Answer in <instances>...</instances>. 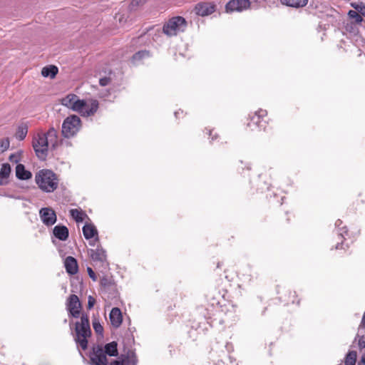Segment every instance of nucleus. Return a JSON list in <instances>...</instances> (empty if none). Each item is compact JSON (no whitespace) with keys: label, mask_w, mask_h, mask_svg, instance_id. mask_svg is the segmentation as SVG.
Listing matches in <instances>:
<instances>
[{"label":"nucleus","mask_w":365,"mask_h":365,"mask_svg":"<svg viewBox=\"0 0 365 365\" xmlns=\"http://www.w3.org/2000/svg\"><path fill=\"white\" fill-rule=\"evenodd\" d=\"M87 272H88V274L89 275V277L93 280V281H96L97 280V277L95 274V272H93V270L92 269V268L91 267H87Z\"/></svg>","instance_id":"obj_39"},{"label":"nucleus","mask_w":365,"mask_h":365,"mask_svg":"<svg viewBox=\"0 0 365 365\" xmlns=\"http://www.w3.org/2000/svg\"><path fill=\"white\" fill-rule=\"evenodd\" d=\"M76 98H77L76 95L69 94L61 99V104L68 108L73 109Z\"/></svg>","instance_id":"obj_26"},{"label":"nucleus","mask_w":365,"mask_h":365,"mask_svg":"<svg viewBox=\"0 0 365 365\" xmlns=\"http://www.w3.org/2000/svg\"><path fill=\"white\" fill-rule=\"evenodd\" d=\"M96 303V299L92 296H88V308L91 309L93 308Z\"/></svg>","instance_id":"obj_38"},{"label":"nucleus","mask_w":365,"mask_h":365,"mask_svg":"<svg viewBox=\"0 0 365 365\" xmlns=\"http://www.w3.org/2000/svg\"><path fill=\"white\" fill-rule=\"evenodd\" d=\"M92 364L94 365H107L108 361L106 354L102 346L98 345L94 346L89 355Z\"/></svg>","instance_id":"obj_7"},{"label":"nucleus","mask_w":365,"mask_h":365,"mask_svg":"<svg viewBox=\"0 0 365 365\" xmlns=\"http://www.w3.org/2000/svg\"><path fill=\"white\" fill-rule=\"evenodd\" d=\"M267 115L265 110L260 109L257 111L252 116L250 117V122L247 123V126L252 130L255 128H258L259 130H264L266 128L265 121L263 118Z\"/></svg>","instance_id":"obj_8"},{"label":"nucleus","mask_w":365,"mask_h":365,"mask_svg":"<svg viewBox=\"0 0 365 365\" xmlns=\"http://www.w3.org/2000/svg\"><path fill=\"white\" fill-rule=\"evenodd\" d=\"M117 346L118 344L115 341L106 344L105 346V349H103L105 354L110 356H116L118 355Z\"/></svg>","instance_id":"obj_25"},{"label":"nucleus","mask_w":365,"mask_h":365,"mask_svg":"<svg viewBox=\"0 0 365 365\" xmlns=\"http://www.w3.org/2000/svg\"><path fill=\"white\" fill-rule=\"evenodd\" d=\"M82 306L79 298L76 294H71L67 299L66 309L70 315L74 318L80 317Z\"/></svg>","instance_id":"obj_6"},{"label":"nucleus","mask_w":365,"mask_h":365,"mask_svg":"<svg viewBox=\"0 0 365 365\" xmlns=\"http://www.w3.org/2000/svg\"><path fill=\"white\" fill-rule=\"evenodd\" d=\"M11 173V166L9 163H4L0 170V185L8 182V178Z\"/></svg>","instance_id":"obj_19"},{"label":"nucleus","mask_w":365,"mask_h":365,"mask_svg":"<svg viewBox=\"0 0 365 365\" xmlns=\"http://www.w3.org/2000/svg\"><path fill=\"white\" fill-rule=\"evenodd\" d=\"M93 327L96 334L101 335L103 334V328L99 320L96 318L93 320Z\"/></svg>","instance_id":"obj_34"},{"label":"nucleus","mask_w":365,"mask_h":365,"mask_svg":"<svg viewBox=\"0 0 365 365\" xmlns=\"http://www.w3.org/2000/svg\"><path fill=\"white\" fill-rule=\"evenodd\" d=\"M340 248V245L339 243H338L336 246V249H339Z\"/></svg>","instance_id":"obj_48"},{"label":"nucleus","mask_w":365,"mask_h":365,"mask_svg":"<svg viewBox=\"0 0 365 365\" xmlns=\"http://www.w3.org/2000/svg\"><path fill=\"white\" fill-rule=\"evenodd\" d=\"M81 120L77 115L67 117L62 124V135L67 138L73 137L80 130Z\"/></svg>","instance_id":"obj_5"},{"label":"nucleus","mask_w":365,"mask_h":365,"mask_svg":"<svg viewBox=\"0 0 365 365\" xmlns=\"http://www.w3.org/2000/svg\"><path fill=\"white\" fill-rule=\"evenodd\" d=\"M49 146L51 149H56L58 145V133L54 128H50L46 133Z\"/></svg>","instance_id":"obj_18"},{"label":"nucleus","mask_w":365,"mask_h":365,"mask_svg":"<svg viewBox=\"0 0 365 365\" xmlns=\"http://www.w3.org/2000/svg\"><path fill=\"white\" fill-rule=\"evenodd\" d=\"M230 363L232 364L233 359H232V358L230 356Z\"/></svg>","instance_id":"obj_51"},{"label":"nucleus","mask_w":365,"mask_h":365,"mask_svg":"<svg viewBox=\"0 0 365 365\" xmlns=\"http://www.w3.org/2000/svg\"><path fill=\"white\" fill-rule=\"evenodd\" d=\"M338 365H342V364H338Z\"/></svg>","instance_id":"obj_53"},{"label":"nucleus","mask_w":365,"mask_h":365,"mask_svg":"<svg viewBox=\"0 0 365 365\" xmlns=\"http://www.w3.org/2000/svg\"><path fill=\"white\" fill-rule=\"evenodd\" d=\"M339 235L344 238V234H347V229L346 227L339 228Z\"/></svg>","instance_id":"obj_41"},{"label":"nucleus","mask_w":365,"mask_h":365,"mask_svg":"<svg viewBox=\"0 0 365 365\" xmlns=\"http://www.w3.org/2000/svg\"><path fill=\"white\" fill-rule=\"evenodd\" d=\"M91 335V330L88 316L83 313L81 316V322H76L75 324V334L73 339L78 346L83 350L88 348V338Z\"/></svg>","instance_id":"obj_1"},{"label":"nucleus","mask_w":365,"mask_h":365,"mask_svg":"<svg viewBox=\"0 0 365 365\" xmlns=\"http://www.w3.org/2000/svg\"><path fill=\"white\" fill-rule=\"evenodd\" d=\"M71 217L77 222H82L83 220V212L78 209H72L70 210Z\"/></svg>","instance_id":"obj_31"},{"label":"nucleus","mask_w":365,"mask_h":365,"mask_svg":"<svg viewBox=\"0 0 365 365\" xmlns=\"http://www.w3.org/2000/svg\"><path fill=\"white\" fill-rule=\"evenodd\" d=\"M110 78H108V77H103V78H100V80H99V84H100L101 86H106L108 85V83H110Z\"/></svg>","instance_id":"obj_37"},{"label":"nucleus","mask_w":365,"mask_h":365,"mask_svg":"<svg viewBox=\"0 0 365 365\" xmlns=\"http://www.w3.org/2000/svg\"><path fill=\"white\" fill-rule=\"evenodd\" d=\"M35 181L43 192H53L58 185L57 175L51 170L43 169L36 173Z\"/></svg>","instance_id":"obj_2"},{"label":"nucleus","mask_w":365,"mask_h":365,"mask_svg":"<svg viewBox=\"0 0 365 365\" xmlns=\"http://www.w3.org/2000/svg\"><path fill=\"white\" fill-rule=\"evenodd\" d=\"M179 113H180L179 111H176V112H175V117H177V116H178V115L179 114Z\"/></svg>","instance_id":"obj_49"},{"label":"nucleus","mask_w":365,"mask_h":365,"mask_svg":"<svg viewBox=\"0 0 365 365\" xmlns=\"http://www.w3.org/2000/svg\"><path fill=\"white\" fill-rule=\"evenodd\" d=\"M358 365H365V354L361 356V359L358 363Z\"/></svg>","instance_id":"obj_43"},{"label":"nucleus","mask_w":365,"mask_h":365,"mask_svg":"<svg viewBox=\"0 0 365 365\" xmlns=\"http://www.w3.org/2000/svg\"><path fill=\"white\" fill-rule=\"evenodd\" d=\"M33 148L37 157L41 160L46 159L50 148L46 133H38L33 138Z\"/></svg>","instance_id":"obj_4"},{"label":"nucleus","mask_w":365,"mask_h":365,"mask_svg":"<svg viewBox=\"0 0 365 365\" xmlns=\"http://www.w3.org/2000/svg\"><path fill=\"white\" fill-rule=\"evenodd\" d=\"M357 353L355 351H349L346 355L344 364L355 365L356 361Z\"/></svg>","instance_id":"obj_28"},{"label":"nucleus","mask_w":365,"mask_h":365,"mask_svg":"<svg viewBox=\"0 0 365 365\" xmlns=\"http://www.w3.org/2000/svg\"><path fill=\"white\" fill-rule=\"evenodd\" d=\"M361 323L365 325V313L364 314V316L362 317Z\"/></svg>","instance_id":"obj_47"},{"label":"nucleus","mask_w":365,"mask_h":365,"mask_svg":"<svg viewBox=\"0 0 365 365\" xmlns=\"http://www.w3.org/2000/svg\"><path fill=\"white\" fill-rule=\"evenodd\" d=\"M228 312H233L237 313V307L236 305L232 304L230 307V309L227 310Z\"/></svg>","instance_id":"obj_42"},{"label":"nucleus","mask_w":365,"mask_h":365,"mask_svg":"<svg viewBox=\"0 0 365 365\" xmlns=\"http://www.w3.org/2000/svg\"><path fill=\"white\" fill-rule=\"evenodd\" d=\"M150 56V52L147 50L139 51L135 53L132 58L133 63H137L143 59L148 58Z\"/></svg>","instance_id":"obj_27"},{"label":"nucleus","mask_w":365,"mask_h":365,"mask_svg":"<svg viewBox=\"0 0 365 365\" xmlns=\"http://www.w3.org/2000/svg\"><path fill=\"white\" fill-rule=\"evenodd\" d=\"M146 0H133L131 2V6H136L143 4Z\"/></svg>","instance_id":"obj_40"},{"label":"nucleus","mask_w":365,"mask_h":365,"mask_svg":"<svg viewBox=\"0 0 365 365\" xmlns=\"http://www.w3.org/2000/svg\"><path fill=\"white\" fill-rule=\"evenodd\" d=\"M86 106V101L84 100H80L78 98L75 99L73 104V110L80 113L83 107Z\"/></svg>","instance_id":"obj_32"},{"label":"nucleus","mask_w":365,"mask_h":365,"mask_svg":"<svg viewBox=\"0 0 365 365\" xmlns=\"http://www.w3.org/2000/svg\"><path fill=\"white\" fill-rule=\"evenodd\" d=\"M348 16L350 19L354 20V24H360L363 21L362 15L357 13V11L354 10H350L348 13Z\"/></svg>","instance_id":"obj_30"},{"label":"nucleus","mask_w":365,"mask_h":365,"mask_svg":"<svg viewBox=\"0 0 365 365\" xmlns=\"http://www.w3.org/2000/svg\"><path fill=\"white\" fill-rule=\"evenodd\" d=\"M231 365H235V364H233V363H232V364H231Z\"/></svg>","instance_id":"obj_52"},{"label":"nucleus","mask_w":365,"mask_h":365,"mask_svg":"<svg viewBox=\"0 0 365 365\" xmlns=\"http://www.w3.org/2000/svg\"><path fill=\"white\" fill-rule=\"evenodd\" d=\"M358 346L360 349L365 348V336L363 335L359 337L358 341Z\"/></svg>","instance_id":"obj_36"},{"label":"nucleus","mask_w":365,"mask_h":365,"mask_svg":"<svg viewBox=\"0 0 365 365\" xmlns=\"http://www.w3.org/2000/svg\"><path fill=\"white\" fill-rule=\"evenodd\" d=\"M53 235L61 241H65L68 237V229L64 225H56L53 230Z\"/></svg>","instance_id":"obj_16"},{"label":"nucleus","mask_w":365,"mask_h":365,"mask_svg":"<svg viewBox=\"0 0 365 365\" xmlns=\"http://www.w3.org/2000/svg\"><path fill=\"white\" fill-rule=\"evenodd\" d=\"M83 236L86 240L95 237L94 242H90V245L95 246V242H98L99 238L98 236V231L96 227L91 224H86L83 227Z\"/></svg>","instance_id":"obj_12"},{"label":"nucleus","mask_w":365,"mask_h":365,"mask_svg":"<svg viewBox=\"0 0 365 365\" xmlns=\"http://www.w3.org/2000/svg\"><path fill=\"white\" fill-rule=\"evenodd\" d=\"M295 297H296V292H293V294H292V299H291V300H290V301H291V302H292V303H293V304H294V303H295V299H294Z\"/></svg>","instance_id":"obj_45"},{"label":"nucleus","mask_w":365,"mask_h":365,"mask_svg":"<svg viewBox=\"0 0 365 365\" xmlns=\"http://www.w3.org/2000/svg\"><path fill=\"white\" fill-rule=\"evenodd\" d=\"M208 132H209V133H208V134H209L210 135H212V130H209V131H208Z\"/></svg>","instance_id":"obj_50"},{"label":"nucleus","mask_w":365,"mask_h":365,"mask_svg":"<svg viewBox=\"0 0 365 365\" xmlns=\"http://www.w3.org/2000/svg\"><path fill=\"white\" fill-rule=\"evenodd\" d=\"M281 3L293 8H302L305 6L308 0H280Z\"/></svg>","instance_id":"obj_21"},{"label":"nucleus","mask_w":365,"mask_h":365,"mask_svg":"<svg viewBox=\"0 0 365 365\" xmlns=\"http://www.w3.org/2000/svg\"><path fill=\"white\" fill-rule=\"evenodd\" d=\"M123 365H137L138 359L133 351H129L122 359Z\"/></svg>","instance_id":"obj_24"},{"label":"nucleus","mask_w":365,"mask_h":365,"mask_svg":"<svg viewBox=\"0 0 365 365\" xmlns=\"http://www.w3.org/2000/svg\"><path fill=\"white\" fill-rule=\"evenodd\" d=\"M109 318L111 325L115 328H118L123 322V316L121 311L118 307H114L111 309Z\"/></svg>","instance_id":"obj_14"},{"label":"nucleus","mask_w":365,"mask_h":365,"mask_svg":"<svg viewBox=\"0 0 365 365\" xmlns=\"http://www.w3.org/2000/svg\"><path fill=\"white\" fill-rule=\"evenodd\" d=\"M10 143L9 138L0 140V153L6 150L9 147Z\"/></svg>","instance_id":"obj_35"},{"label":"nucleus","mask_w":365,"mask_h":365,"mask_svg":"<svg viewBox=\"0 0 365 365\" xmlns=\"http://www.w3.org/2000/svg\"><path fill=\"white\" fill-rule=\"evenodd\" d=\"M98 108V102L96 100H93L90 105L86 103L83 109L79 113L82 116L88 117L93 115Z\"/></svg>","instance_id":"obj_15"},{"label":"nucleus","mask_w":365,"mask_h":365,"mask_svg":"<svg viewBox=\"0 0 365 365\" xmlns=\"http://www.w3.org/2000/svg\"><path fill=\"white\" fill-rule=\"evenodd\" d=\"M342 224V221L341 220H337L335 222L336 227H339Z\"/></svg>","instance_id":"obj_46"},{"label":"nucleus","mask_w":365,"mask_h":365,"mask_svg":"<svg viewBox=\"0 0 365 365\" xmlns=\"http://www.w3.org/2000/svg\"><path fill=\"white\" fill-rule=\"evenodd\" d=\"M58 68L56 66H47L42 68L41 75L43 77H50L51 78H53L58 73Z\"/></svg>","instance_id":"obj_22"},{"label":"nucleus","mask_w":365,"mask_h":365,"mask_svg":"<svg viewBox=\"0 0 365 365\" xmlns=\"http://www.w3.org/2000/svg\"><path fill=\"white\" fill-rule=\"evenodd\" d=\"M187 27V22L182 16H175L170 19L163 28V32L168 36H176L183 32Z\"/></svg>","instance_id":"obj_3"},{"label":"nucleus","mask_w":365,"mask_h":365,"mask_svg":"<svg viewBox=\"0 0 365 365\" xmlns=\"http://www.w3.org/2000/svg\"><path fill=\"white\" fill-rule=\"evenodd\" d=\"M195 10L198 16H205L212 14L215 10V6L210 3L201 2L196 4Z\"/></svg>","instance_id":"obj_11"},{"label":"nucleus","mask_w":365,"mask_h":365,"mask_svg":"<svg viewBox=\"0 0 365 365\" xmlns=\"http://www.w3.org/2000/svg\"><path fill=\"white\" fill-rule=\"evenodd\" d=\"M351 6L358 14L365 16V5L363 3H352Z\"/></svg>","instance_id":"obj_33"},{"label":"nucleus","mask_w":365,"mask_h":365,"mask_svg":"<svg viewBox=\"0 0 365 365\" xmlns=\"http://www.w3.org/2000/svg\"><path fill=\"white\" fill-rule=\"evenodd\" d=\"M110 365H123V364L122 361H120L115 360V361H113L110 364Z\"/></svg>","instance_id":"obj_44"},{"label":"nucleus","mask_w":365,"mask_h":365,"mask_svg":"<svg viewBox=\"0 0 365 365\" xmlns=\"http://www.w3.org/2000/svg\"><path fill=\"white\" fill-rule=\"evenodd\" d=\"M250 6V2L249 0H230L227 3L225 9L227 12H240L249 8Z\"/></svg>","instance_id":"obj_10"},{"label":"nucleus","mask_w":365,"mask_h":365,"mask_svg":"<svg viewBox=\"0 0 365 365\" xmlns=\"http://www.w3.org/2000/svg\"><path fill=\"white\" fill-rule=\"evenodd\" d=\"M28 133V125L26 123H21L19 125L16 133V138L19 140H23Z\"/></svg>","instance_id":"obj_23"},{"label":"nucleus","mask_w":365,"mask_h":365,"mask_svg":"<svg viewBox=\"0 0 365 365\" xmlns=\"http://www.w3.org/2000/svg\"><path fill=\"white\" fill-rule=\"evenodd\" d=\"M88 254L94 262H99L101 263L106 262V250L101 246H98L96 250H88Z\"/></svg>","instance_id":"obj_13"},{"label":"nucleus","mask_w":365,"mask_h":365,"mask_svg":"<svg viewBox=\"0 0 365 365\" xmlns=\"http://www.w3.org/2000/svg\"><path fill=\"white\" fill-rule=\"evenodd\" d=\"M39 216L43 223L47 227L52 226L57 220L55 211L51 207H43L39 210Z\"/></svg>","instance_id":"obj_9"},{"label":"nucleus","mask_w":365,"mask_h":365,"mask_svg":"<svg viewBox=\"0 0 365 365\" xmlns=\"http://www.w3.org/2000/svg\"><path fill=\"white\" fill-rule=\"evenodd\" d=\"M16 176L20 180H29L32 177V174L25 169L24 165L18 164L16 167Z\"/></svg>","instance_id":"obj_20"},{"label":"nucleus","mask_w":365,"mask_h":365,"mask_svg":"<svg viewBox=\"0 0 365 365\" xmlns=\"http://www.w3.org/2000/svg\"><path fill=\"white\" fill-rule=\"evenodd\" d=\"M64 265L66 270L68 274L73 275L77 273L78 263L74 257L71 256L67 257L65 259Z\"/></svg>","instance_id":"obj_17"},{"label":"nucleus","mask_w":365,"mask_h":365,"mask_svg":"<svg viewBox=\"0 0 365 365\" xmlns=\"http://www.w3.org/2000/svg\"><path fill=\"white\" fill-rule=\"evenodd\" d=\"M345 31L349 33L351 35L355 36L359 34V29L356 24L353 22L347 23L345 25Z\"/></svg>","instance_id":"obj_29"}]
</instances>
